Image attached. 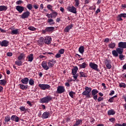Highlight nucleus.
Listing matches in <instances>:
<instances>
[{"mask_svg": "<svg viewBox=\"0 0 126 126\" xmlns=\"http://www.w3.org/2000/svg\"><path fill=\"white\" fill-rule=\"evenodd\" d=\"M53 99V97L51 95H47L42 98H40V103H48L51 100Z\"/></svg>", "mask_w": 126, "mask_h": 126, "instance_id": "1", "label": "nucleus"}, {"mask_svg": "<svg viewBox=\"0 0 126 126\" xmlns=\"http://www.w3.org/2000/svg\"><path fill=\"white\" fill-rule=\"evenodd\" d=\"M85 89V90L82 94V95L83 96H86L87 95H88V94H90V92H91V90H92L91 88H89L88 87H86Z\"/></svg>", "mask_w": 126, "mask_h": 126, "instance_id": "2", "label": "nucleus"}, {"mask_svg": "<svg viewBox=\"0 0 126 126\" xmlns=\"http://www.w3.org/2000/svg\"><path fill=\"white\" fill-rule=\"evenodd\" d=\"M89 66L91 67V68H92V69H94V70H96V71L99 70V69H98V65L94 63H90Z\"/></svg>", "mask_w": 126, "mask_h": 126, "instance_id": "3", "label": "nucleus"}, {"mask_svg": "<svg viewBox=\"0 0 126 126\" xmlns=\"http://www.w3.org/2000/svg\"><path fill=\"white\" fill-rule=\"evenodd\" d=\"M39 87L42 89V90H47L51 88V86L48 84H39Z\"/></svg>", "mask_w": 126, "mask_h": 126, "instance_id": "4", "label": "nucleus"}, {"mask_svg": "<svg viewBox=\"0 0 126 126\" xmlns=\"http://www.w3.org/2000/svg\"><path fill=\"white\" fill-rule=\"evenodd\" d=\"M65 91V89H64V87L63 86H59L57 88V92L58 94H62V93H63Z\"/></svg>", "mask_w": 126, "mask_h": 126, "instance_id": "5", "label": "nucleus"}, {"mask_svg": "<svg viewBox=\"0 0 126 126\" xmlns=\"http://www.w3.org/2000/svg\"><path fill=\"white\" fill-rule=\"evenodd\" d=\"M67 10H68L69 12H71L72 13H76V8L73 6L71 7L68 6L67 8Z\"/></svg>", "mask_w": 126, "mask_h": 126, "instance_id": "6", "label": "nucleus"}, {"mask_svg": "<svg viewBox=\"0 0 126 126\" xmlns=\"http://www.w3.org/2000/svg\"><path fill=\"white\" fill-rule=\"evenodd\" d=\"M41 66L45 70H49V66L48 65V63L46 61L42 62L41 63Z\"/></svg>", "mask_w": 126, "mask_h": 126, "instance_id": "7", "label": "nucleus"}, {"mask_svg": "<svg viewBox=\"0 0 126 126\" xmlns=\"http://www.w3.org/2000/svg\"><path fill=\"white\" fill-rule=\"evenodd\" d=\"M44 42L46 45H49V44H51V42H52V38L50 37V36H46Z\"/></svg>", "mask_w": 126, "mask_h": 126, "instance_id": "8", "label": "nucleus"}, {"mask_svg": "<svg viewBox=\"0 0 126 126\" xmlns=\"http://www.w3.org/2000/svg\"><path fill=\"white\" fill-rule=\"evenodd\" d=\"M27 60H28V62H30V63H32L33 60H34V55L33 54H31L29 55L27 57Z\"/></svg>", "mask_w": 126, "mask_h": 126, "instance_id": "9", "label": "nucleus"}, {"mask_svg": "<svg viewBox=\"0 0 126 126\" xmlns=\"http://www.w3.org/2000/svg\"><path fill=\"white\" fill-rule=\"evenodd\" d=\"M118 48L121 49H126V42H120L118 43Z\"/></svg>", "mask_w": 126, "mask_h": 126, "instance_id": "10", "label": "nucleus"}, {"mask_svg": "<svg viewBox=\"0 0 126 126\" xmlns=\"http://www.w3.org/2000/svg\"><path fill=\"white\" fill-rule=\"evenodd\" d=\"M30 15V12L29 11H26L24 12L21 15V18L24 19V18H28Z\"/></svg>", "mask_w": 126, "mask_h": 126, "instance_id": "11", "label": "nucleus"}, {"mask_svg": "<svg viewBox=\"0 0 126 126\" xmlns=\"http://www.w3.org/2000/svg\"><path fill=\"white\" fill-rule=\"evenodd\" d=\"M16 9L19 12V13H22L24 11V7L21 6H16Z\"/></svg>", "mask_w": 126, "mask_h": 126, "instance_id": "12", "label": "nucleus"}, {"mask_svg": "<svg viewBox=\"0 0 126 126\" xmlns=\"http://www.w3.org/2000/svg\"><path fill=\"white\" fill-rule=\"evenodd\" d=\"M9 42L6 40H4L1 42V47H8Z\"/></svg>", "mask_w": 126, "mask_h": 126, "instance_id": "13", "label": "nucleus"}, {"mask_svg": "<svg viewBox=\"0 0 126 126\" xmlns=\"http://www.w3.org/2000/svg\"><path fill=\"white\" fill-rule=\"evenodd\" d=\"M104 63L108 69H111L112 68V65H111V63H110V61L108 60H106L104 61Z\"/></svg>", "mask_w": 126, "mask_h": 126, "instance_id": "14", "label": "nucleus"}, {"mask_svg": "<svg viewBox=\"0 0 126 126\" xmlns=\"http://www.w3.org/2000/svg\"><path fill=\"white\" fill-rule=\"evenodd\" d=\"M11 120L16 123H18L19 122V118H18L16 115L12 116L11 117Z\"/></svg>", "mask_w": 126, "mask_h": 126, "instance_id": "15", "label": "nucleus"}, {"mask_svg": "<svg viewBox=\"0 0 126 126\" xmlns=\"http://www.w3.org/2000/svg\"><path fill=\"white\" fill-rule=\"evenodd\" d=\"M49 117H50V113L48 112H44L43 113L41 118L42 119H48Z\"/></svg>", "mask_w": 126, "mask_h": 126, "instance_id": "16", "label": "nucleus"}, {"mask_svg": "<svg viewBox=\"0 0 126 126\" xmlns=\"http://www.w3.org/2000/svg\"><path fill=\"white\" fill-rule=\"evenodd\" d=\"M55 30V27H47L45 29V30L44 31L45 32H53V31H54V30Z\"/></svg>", "mask_w": 126, "mask_h": 126, "instance_id": "17", "label": "nucleus"}, {"mask_svg": "<svg viewBox=\"0 0 126 126\" xmlns=\"http://www.w3.org/2000/svg\"><path fill=\"white\" fill-rule=\"evenodd\" d=\"M52 13H50L51 18H56L58 16V12L55 11L54 10L51 11Z\"/></svg>", "mask_w": 126, "mask_h": 126, "instance_id": "18", "label": "nucleus"}, {"mask_svg": "<svg viewBox=\"0 0 126 126\" xmlns=\"http://www.w3.org/2000/svg\"><path fill=\"white\" fill-rule=\"evenodd\" d=\"M29 82V79L28 78L26 77L21 80V82L23 84L27 85L28 84V82Z\"/></svg>", "mask_w": 126, "mask_h": 126, "instance_id": "19", "label": "nucleus"}, {"mask_svg": "<svg viewBox=\"0 0 126 126\" xmlns=\"http://www.w3.org/2000/svg\"><path fill=\"white\" fill-rule=\"evenodd\" d=\"M11 34V35H17V34H19V29L12 30Z\"/></svg>", "mask_w": 126, "mask_h": 126, "instance_id": "20", "label": "nucleus"}, {"mask_svg": "<svg viewBox=\"0 0 126 126\" xmlns=\"http://www.w3.org/2000/svg\"><path fill=\"white\" fill-rule=\"evenodd\" d=\"M82 124V120L78 119L76 120V123L73 125V126H79V125H81Z\"/></svg>", "mask_w": 126, "mask_h": 126, "instance_id": "21", "label": "nucleus"}, {"mask_svg": "<svg viewBox=\"0 0 126 126\" xmlns=\"http://www.w3.org/2000/svg\"><path fill=\"white\" fill-rule=\"evenodd\" d=\"M47 23H49V25H50L51 26L55 24V21H54V19L52 18L48 19Z\"/></svg>", "mask_w": 126, "mask_h": 126, "instance_id": "22", "label": "nucleus"}, {"mask_svg": "<svg viewBox=\"0 0 126 126\" xmlns=\"http://www.w3.org/2000/svg\"><path fill=\"white\" fill-rule=\"evenodd\" d=\"M72 27H73L72 26V25H70L66 27L64 30V32H69V30H70V29H71V28H72Z\"/></svg>", "mask_w": 126, "mask_h": 126, "instance_id": "23", "label": "nucleus"}, {"mask_svg": "<svg viewBox=\"0 0 126 126\" xmlns=\"http://www.w3.org/2000/svg\"><path fill=\"white\" fill-rule=\"evenodd\" d=\"M77 70H78V67L75 66L72 70V74L73 75H75L77 73Z\"/></svg>", "mask_w": 126, "mask_h": 126, "instance_id": "24", "label": "nucleus"}, {"mask_svg": "<svg viewBox=\"0 0 126 126\" xmlns=\"http://www.w3.org/2000/svg\"><path fill=\"white\" fill-rule=\"evenodd\" d=\"M19 86H20V89H22V90H24V89H27V88H28V85L25 86L23 84H20Z\"/></svg>", "mask_w": 126, "mask_h": 126, "instance_id": "25", "label": "nucleus"}, {"mask_svg": "<svg viewBox=\"0 0 126 126\" xmlns=\"http://www.w3.org/2000/svg\"><path fill=\"white\" fill-rule=\"evenodd\" d=\"M44 41V39L43 37H40L39 40L38 41V43L39 45H44V43H45Z\"/></svg>", "mask_w": 126, "mask_h": 126, "instance_id": "26", "label": "nucleus"}, {"mask_svg": "<svg viewBox=\"0 0 126 126\" xmlns=\"http://www.w3.org/2000/svg\"><path fill=\"white\" fill-rule=\"evenodd\" d=\"M116 52H117V53L119 54V55H122V54H123V53L124 52V49L123 48H121V47L117 48H116Z\"/></svg>", "mask_w": 126, "mask_h": 126, "instance_id": "27", "label": "nucleus"}, {"mask_svg": "<svg viewBox=\"0 0 126 126\" xmlns=\"http://www.w3.org/2000/svg\"><path fill=\"white\" fill-rule=\"evenodd\" d=\"M78 51L80 54L82 55H83V53H84V46H81L79 48Z\"/></svg>", "mask_w": 126, "mask_h": 126, "instance_id": "28", "label": "nucleus"}, {"mask_svg": "<svg viewBox=\"0 0 126 126\" xmlns=\"http://www.w3.org/2000/svg\"><path fill=\"white\" fill-rule=\"evenodd\" d=\"M7 9V6L4 5L0 6V11H5Z\"/></svg>", "mask_w": 126, "mask_h": 126, "instance_id": "29", "label": "nucleus"}, {"mask_svg": "<svg viewBox=\"0 0 126 126\" xmlns=\"http://www.w3.org/2000/svg\"><path fill=\"white\" fill-rule=\"evenodd\" d=\"M108 47L110 49H114L116 47V43L115 42H111L108 44Z\"/></svg>", "mask_w": 126, "mask_h": 126, "instance_id": "30", "label": "nucleus"}, {"mask_svg": "<svg viewBox=\"0 0 126 126\" xmlns=\"http://www.w3.org/2000/svg\"><path fill=\"white\" fill-rule=\"evenodd\" d=\"M25 57V54L24 53H21L19 56L18 57V60L19 61H21V60H23V59H24Z\"/></svg>", "mask_w": 126, "mask_h": 126, "instance_id": "31", "label": "nucleus"}, {"mask_svg": "<svg viewBox=\"0 0 126 126\" xmlns=\"http://www.w3.org/2000/svg\"><path fill=\"white\" fill-rule=\"evenodd\" d=\"M116 114V111H115L114 110L111 109L108 111V115L109 116H111L112 115H115Z\"/></svg>", "mask_w": 126, "mask_h": 126, "instance_id": "32", "label": "nucleus"}, {"mask_svg": "<svg viewBox=\"0 0 126 126\" xmlns=\"http://www.w3.org/2000/svg\"><path fill=\"white\" fill-rule=\"evenodd\" d=\"M86 65H87V64H86V63H83L82 64H79V66L80 68H85L86 67Z\"/></svg>", "mask_w": 126, "mask_h": 126, "instance_id": "33", "label": "nucleus"}, {"mask_svg": "<svg viewBox=\"0 0 126 126\" xmlns=\"http://www.w3.org/2000/svg\"><path fill=\"white\" fill-rule=\"evenodd\" d=\"M98 92H99V91H98V90H97L96 89H94L92 91V95H93V96H95V95H96V94H98Z\"/></svg>", "mask_w": 126, "mask_h": 126, "instance_id": "34", "label": "nucleus"}, {"mask_svg": "<svg viewBox=\"0 0 126 126\" xmlns=\"http://www.w3.org/2000/svg\"><path fill=\"white\" fill-rule=\"evenodd\" d=\"M112 54L114 57H118L119 56V53H118V52H117V50H113L112 51Z\"/></svg>", "mask_w": 126, "mask_h": 126, "instance_id": "35", "label": "nucleus"}, {"mask_svg": "<svg viewBox=\"0 0 126 126\" xmlns=\"http://www.w3.org/2000/svg\"><path fill=\"white\" fill-rule=\"evenodd\" d=\"M15 63V64H16L18 66H20L21 65H22L23 63L21 60L16 61Z\"/></svg>", "mask_w": 126, "mask_h": 126, "instance_id": "36", "label": "nucleus"}, {"mask_svg": "<svg viewBox=\"0 0 126 126\" xmlns=\"http://www.w3.org/2000/svg\"><path fill=\"white\" fill-rule=\"evenodd\" d=\"M80 77H87V75L86 73L83 72H80Z\"/></svg>", "mask_w": 126, "mask_h": 126, "instance_id": "37", "label": "nucleus"}, {"mask_svg": "<svg viewBox=\"0 0 126 126\" xmlns=\"http://www.w3.org/2000/svg\"><path fill=\"white\" fill-rule=\"evenodd\" d=\"M0 85H3V86H4V85L6 84V81H5V80L4 79L0 80Z\"/></svg>", "mask_w": 126, "mask_h": 126, "instance_id": "38", "label": "nucleus"}, {"mask_svg": "<svg viewBox=\"0 0 126 126\" xmlns=\"http://www.w3.org/2000/svg\"><path fill=\"white\" fill-rule=\"evenodd\" d=\"M47 64L48 65V68H52V67H53L54 65V63H51V62H50L49 61H48L47 62Z\"/></svg>", "mask_w": 126, "mask_h": 126, "instance_id": "39", "label": "nucleus"}, {"mask_svg": "<svg viewBox=\"0 0 126 126\" xmlns=\"http://www.w3.org/2000/svg\"><path fill=\"white\" fill-rule=\"evenodd\" d=\"M19 109L20 111H22V112H26V111H27V109L25 108V106H21L19 108Z\"/></svg>", "mask_w": 126, "mask_h": 126, "instance_id": "40", "label": "nucleus"}, {"mask_svg": "<svg viewBox=\"0 0 126 126\" xmlns=\"http://www.w3.org/2000/svg\"><path fill=\"white\" fill-rule=\"evenodd\" d=\"M10 121V117L9 116H6L5 117L4 122L5 123H8Z\"/></svg>", "mask_w": 126, "mask_h": 126, "instance_id": "41", "label": "nucleus"}, {"mask_svg": "<svg viewBox=\"0 0 126 126\" xmlns=\"http://www.w3.org/2000/svg\"><path fill=\"white\" fill-rule=\"evenodd\" d=\"M47 7L48 10H50L51 11H52L54 10H53V6H52V5L51 4L47 5Z\"/></svg>", "mask_w": 126, "mask_h": 126, "instance_id": "42", "label": "nucleus"}, {"mask_svg": "<svg viewBox=\"0 0 126 126\" xmlns=\"http://www.w3.org/2000/svg\"><path fill=\"white\" fill-rule=\"evenodd\" d=\"M119 87L121 88H126V85L125 83H120L119 84Z\"/></svg>", "mask_w": 126, "mask_h": 126, "instance_id": "43", "label": "nucleus"}, {"mask_svg": "<svg viewBox=\"0 0 126 126\" xmlns=\"http://www.w3.org/2000/svg\"><path fill=\"white\" fill-rule=\"evenodd\" d=\"M29 83L30 85L33 86V85H34V80H33L32 79H30V80H29Z\"/></svg>", "mask_w": 126, "mask_h": 126, "instance_id": "44", "label": "nucleus"}, {"mask_svg": "<svg viewBox=\"0 0 126 126\" xmlns=\"http://www.w3.org/2000/svg\"><path fill=\"white\" fill-rule=\"evenodd\" d=\"M75 1V6L77 7L79 5V0H74Z\"/></svg>", "mask_w": 126, "mask_h": 126, "instance_id": "45", "label": "nucleus"}, {"mask_svg": "<svg viewBox=\"0 0 126 126\" xmlns=\"http://www.w3.org/2000/svg\"><path fill=\"white\" fill-rule=\"evenodd\" d=\"M69 94L71 98H73V96H74V95H75V93L73 92H70L69 93Z\"/></svg>", "mask_w": 126, "mask_h": 126, "instance_id": "46", "label": "nucleus"}, {"mask_svg": "<svg viewBox=\"0 0 126 126\" xmlns=\"http://www.w3.org/2000/svg\"><path fill=\"white\" fill-rule=\"evenodd\" d=\"M28 29L29 30H31V31H35L36 30V28L32 26L29 27Z\"/></svg>", "mask_w": 126, "mask_h": 126, "instance_id": "47", "label": "nucleus"}, {"mask_svg": "<svg viewBox=\"0 0 126 126\" xmlns=\"http://www.w3.org/2000/svg\"><path fill=\"white\" fill-rule=\"evenodd\" d=\"M59 53L61 54V55H63L64 53V49H61L60 50H59L58 52Z\"/></svg>", "mask_w": 126, "mask_h": 126, "instance_id": "48", "label": "nucleus"}, {"mask_svg": "<svg viewBox=\"0 0 126 126\" xmlns=\"http://www.w3.org/2000/svg\"><path fill=\"white\" fill-rule=\"evenodd\" d=\"M27 8H28V9H30V10H31V9H32V4H29L27 5Z\"/></svg>", "mask_w": 126, "mask_h": 126, "instance_id": "49", "label": "nucleus"}, {"mask_svg": "<svg viewBox=\"0 0 126 126\" xmlns=\"http://www.w3.org/2000/svg\"><path fill=\"white\" fill-rule=\"evenodd\" d=\"M117 20L118 21H123V18H122V17L120 16L119 15L117 16Z\"/></svg>", "mask_w": 126, "mask_h": 126, "instance_id": "50", "label": "nucleus"}, {"mask_svg": "<svg viewBox=\"0 0 126 126\" xmlns=\"http://www.w3.org/2000/svg\"><path fill=\"white\" fill-rule=\"evenodd\" d=\"M48 62H49L50 63H53V64H54V63H57V61L55 59L49 60L48 61Z\"/></svg>", "mask_w": 126, "mask_h": 126, "instance_id": "51", "label": "nucleus"}, {"mask_svg": "<svg viewBox=\"0 0 126 126\" xmlns=\"http://www.w3.org/2000/svg\"><path fill=\"white\" fill-rule=\"evenodd\" d=\"M119 15L122 17H123L124 18H126V13H121L119 14Z\"/></svg>", "mask_w": 126, "mask_h": 126, "instance_id": "52", "label": "nucleus"}, {"mask_svg": "<svg viewBox=\"0 0 126 126\" xmlns=\"http://www.w3.org/2000/svg\"><path fill=\"white\" fill-rule=\"evenodd\" d=\"M115 126H126V123H123L122 125L120 124H116Z\"/></svg>", "mask_w": 126, "mask_h": 126, "instance_id": "53", "label": "nucleus"}, {"mask_svg": "<svg viewBox=\"0 0 126 126\" xmlns=\"http://www.w3.org/2000/svg\"><path fill=\"white\" fill-rule=\"evenodd\" d=\"M61 54H60L59 52L55 56V58H57V59H59L60 58H61V57H62V55H61Z\"/></svg>", "mask_w": 126, "mask_h": 126, "instance_id": "54", "label": "nucleus"}, {"mask_svg": "<svg viewBox=\"0 0 126 126\" xmlns=\"http://www.w3.org/2000/svg\"><path fill=\"white\" fill-rule=\"evenodd\" d=\"M104 100V97H102L101 96L98 97L97 99L98 102H101V101H103Z\"/></svg>", "mask_w": 126, "mask_h": 126, "instance_id": "55", "label": "nucleus"}, {"mask_svg": "<svg viewBox=\"0 0 126 126\" xmlns=\"http://www.w3.org/2000/svg\"><path fill=\"white\" fill-rule=\"evenodd\" d=\"M115 121H116V120L114 118H111L109 119V121L111 122V123H115Z\"/></svg>", "mask_w": 126, "mask_h": 126, "instance_id": "56", "label": "nucleus"}, {"mask_svg": "<svg viewBox=\"0 0 126 126\" xmlns=\"http://www.w3.org/2000/svg\"><path fill=\"white\" fill-rule=\"evenodd\" d=\"M108 101L110 103H113L114 102V97H111L109 99Z\"/></svg>", "mask_w": 126, "mask_h": 126, "instance_id": "57", "label": "nucleus"}, {"mask_svg": "<svg viewBox=\"0 0 126 126\" xmlns=\"http://www.w3.org/2000/svg\"><path fill=\"white\" fill-rule=\"evenodd\" d=\"M125 56H124V55L120 54L119 55V59L120 60H121V61H123V59H124Z\"/></svg>", "mask_w": 126, "mask_h": 126, "instance_id": "58", "label": "nucleus"}, {"mask_svg": "<svg viewBox=\"0 0 126 126\" xmlns=\"http://www.w3.org/2000/svg\"><path fill=\"white\" fill-rule=\"evenodd\" d=\"M7 57H12V53L11 52H8L6 54Z\"/></svg>", "mask_w": 126, "mask_h": 126, "instance_id": "59", "label": "nucleus"}, {"mask_svg": "<svg viewBox=\"0 0 126 126\" xmlns=\"http://www.w3.org/2000/svg\"><path fill=\"white\" fill-rule=\"evenodd\" d=\"M0 32H1V33H5V32H6V31L2 29H1V28H0Z\"/></svg>", "mask_w": 126, "mask_h": 126, "instance_id": "60", "label": "nucleus"}, {"mask_svg": "<svg viewBox=\"0 0 126 126\" xmlns=\"http://www.w3.org/2000/svg\"><path fill=\"white\" fill-rule=\"evenodd\" d=\"M22 3V0H18L16 2V4H21Z\"/></svg>", "mask_w": 126, "mask_h": 126, "instance_id": "61", "label": "nucleus"}, {"mask_svg": "<svg viewBox=\"0 0 126 126\" xmlns=\"http://www.w3.org/2000/svg\"><path fill=\"white\" fill-rule=\"evenodd\" d=\"M100 11L101 10H100V8H98L95 11L96 14H98V13H99V12H100Z\"/></svg>", "mask_w": 126, "mask_h": 126, "instance_id": "62", "label": "nucleus"}, {"mask_svg": "<svg viewBox=\"0 0 126 126\" xmlns=\"http://www.w3.org/2000/svg\"><path fill=\"white\" fill-rule=\"evenodd\" d=\"M93 98L94 99V100H97V98H98V96L97 95H93Z\"/></svg>", "mask_w": 126, "mask_h": 126, "instance_id": "63", "label": "nucleus"}, {"mask_svg": "<svg viewBox=\"0 0 126 126\" xmlns=\"http://www.w3.org/2000/svg\"><path fill=\"white\" fill-rule=\"evenodd\" d=\"M27 103H28V105H29V106H30L31 107L32 106V103H31V102L30 101H28L27 102Z\"/></svg>", "mask_w": 126, "mask_h": 126, "instance_id": "64", "label": "nucleus"}]
</instances>
